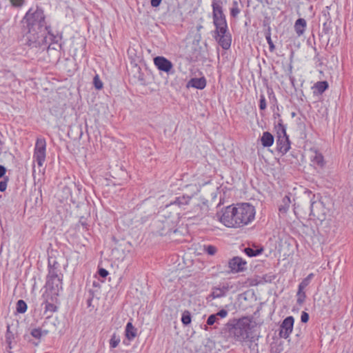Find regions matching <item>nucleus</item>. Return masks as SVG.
I'll return each mask as SVG.
<instances>
[{"instance_id": "obj_1", "label": "nucleus", "mask_w": 353, "mask_h": 353, "mask_svg": "<svg viewBox=\"0 0 353 353\" xmlns=\"http://www.w3.org/2000/svg\"><path fill=\"white\" fill-rule=\"evenodd\" d=\"M44 19L43 11L38 8H31L26 14L23 21L27 24L28 31L23 38L29 46L37 47L46 42Z\"/></svg>"}, {"instance_id": "obj_2", "label": "nucleus", "mask_w": 353, "mask_h": 353, "mask_svg": "<svg viewBox=\"0 0 353 353\" xmlns=\"http://www.w3.org/2000/svg\"><path fill=\"white\" fill-rule=\"evenodd\" d=\"M63 274L59 263L54 261L48 262V274L47 276L46 286L52 291L53 294H58L63 288Z\"/></svg>"}, {"instance_id": "obj_3", "label": "nucleus", "mask_w": 353, "mask_h": 353, "mask_svg": "<svg viewBox=\"0 0 353 353\" xmlns=\"http://www.w3.org/2000/svg\"><path fill=\"white\" fill-rule=\"evenodd\" d=\"M234 212L237 216V218L236 217L237 228L248 225L254 219L255 209L249 203H243L234 205Z\"/></svg>"}, {"instance_id": "obj_4", "label": "nucleus", "mask_w": 353, "mask_h": 353, "mask_svg": "<svg viewBox=\"0 0 353 353\" xmlns=\"http://www.w3.org/2000/svg\"><path fill=\"white\" fill-rule=\"evenodd\" d=\"M46 142L43 138L37 139L34 150L33 159L34 162L37 163L39 168L43 166L46 157ZM43 170L39 169V173H43Z\"/></svg>"}, {"instance_id": "obj_5", "label": "nucleus", "mask_w": 353, "mask_h": 353, "mask_svg": "<svg viewBox=\"0 0 353 353\" xmlns=\"http://www.w3.org/2000/svg\"><path fill=\"white\" fill-rule=\"evenodd\" d=\"M233 212H234V205H230L222 208L216 215L219 221L225 226L228 228H237L236 219L234 221V219H232Z\"/></svg>"}, {"instance_id": "obj_6", "label": "nucleus", "mask_w": 353, "mask_h": 353, "mask_svg": "<svg viewBox=\"0 0 353 353\" xmlns=\"http://www.w3.org/2000/svg\"><path fill=\"white\" fill-rule=\"evenodd\" d=\"M276 143L280 152L286 153L290 149V144L288 137L286 134L285 128L280 125L278 132Z\"/></svg>"}, {"instance_id": "obj_7", "label": "nucleus", "mask_w": 353, "mask_h": 353, "mask_svg": "<svg viewBox=\"0 0 353 353\" xmlns=\"http://www.w3.org/2000/svg\"><path fill=\"white\" fill-rule=\"evenodd\" d=\"M314 274L313 273L309 274L302 281L299 283L298 287V291L296 292V303L299 305H301L305 301L306 294L304 291L305 288L307 287L312 279L314 278Z\"/></svg>"}, {"instance_id": "obj_8", "label": "nucleus", "mask_w": 353, "mask_h": 353, "mask_svg": "<svg viewBox=\"0 0 353 353\" xmlns=\"http://www.w3.org/2000/svg\"><path fill=\"white\" fill-rule=\"evenodd\" d=\"M294 319L292 316L286 317L280 325L279 335L281 338L288 339L293 330Z\"/></svg>"}, {"instance_id": "obj_9", "label": "nucleus", "mask_w": 353, "mask_h": 353, "mask_svg": "<svg viewBox=\"0 0 353 353\" xmlns=\"http://www.w3.org/2000/svg\"><path fill=\"white\" fill-rule=\"evenodd\" d=\"M215 39L219 44L225 50L230 48L232 42L230 34L228 32V29H225L223 33L219 30H215Z\"/></svg>"}, {"instance_id": "obj_10", "label": "nucleus", "mask_w": 353, "mask_h": 353, "mask_svg": "<svg viewBox=\"0 0 353 353\" xmlns=\"http://www.w3.org/2000/svg\"><path fill=\"white\" fill-rule=\"evenodd\" d=\"M155 66L161 71L170 73L173 68L172 63L164 57H157L154 59Z\"/></svg>"}, {"instance_id": "obj_11", "label": "nucleus", "mask_w": 353, "mask_h": 353, "mask_svg": "<svg viewBox=\"0 0 353 353\" xmlns=\"http://www.w3.org/2000/svg\"><path fill=\"white\" fill-rule=\"evenodd\" d=\"M247 263L242 258L234 256L228 262L229 268L232 272H239L246 269Z\"/></svg>"}, {"instance_id": "obj_12", "label": "nucleus", "mask_w": 353, "mask_h": 353, "mask_svg": "<svg viewBox=\"0 0 353 353\" xmlns=\"http://www.w3.org/2000/svg\"><path fill=\"white\" fill-rule=\"evenodd\" d=\"M213 23L216 27V30H219L221 33H223L225 29H228L227 22L223 12L213 14Z\"/></svg>"}, {"instance_id": "obj_13", "label": "nucleus", "mask_w": 353, "mask_h": 353, "mask_svg": "<svg viewBox=\"0 0 353 353\" xmlns=\"http://www.w3.org/2000/svg\"><path fill=\"white\" fill-rule=\"evenodd\" d=\"M81 191L80 188L76 186L74 184H72L70 186H65L63 189V195L62 196L63 199H68L69 197L79 196L77 194V192H79Z\"/></svg>"}, {"instance_id": "obj_14", "label": "nucleus", "mask_w": 353, "mask_h": 353, "mask_svg": "<svg viewBox=\"0 0 353 353\" xmlns=\"http://www.w3.org/2000/svg\"><path fill=\"white\" fill-rule=\"evenodd\" d=\"M188 87L202 90L206 85V81L204 77L191 79L188 83Z\"/></svg>"}, {"instance_id": "obj_15", "label": "nucleus", "mask_w": 353, "mask_h": 353, "mask_svg": "<svg viewBox=\"0 0 353 353\" xmlns=\"http://www.w3.org/2000/svg\"><path fill=\"white\" fill-rule=\"evenodd\" d=\"M261 141L263 147H270L274 143V137L269 132H264L261 138Z\"/></svg>"}, {"instance_id": "obj_16", "label": "nucleus", "mask_w": 353, "mask_h": 353, "mask_svg": "<svg viewBox=\"0 0 353 353\" xmlns=\"http://www.w3.org/2000/svg\"><path fill=\"white\" fill-rule=\"evenodd\" d=\"M306 26V21L304 19H299L296 21L294 24V29L298 34V36H301L305 32V28Z\"/></svg>"}, {"instance_id": "obj_17", "label": "nucleus", "mask_w": 353, "mask_h": 353, "mask_svg": "<svg viewBox=\"0 0 353 353\" xmlns=\"http://www.w3.org/2000/svg\"><path fill=\"white\" fill-rule=\"evenodd\" d=\"M137 335V329L129 322L125 327V336L128 340H132Z\"/></svg>"}, {"instance_id": "obj_18", "label": "nucleus", "mask_w": 353, "mask_h": 353, "mask_svg": "<svg viewBox=\"0 0 353 353\" xmlns=\"http://www.w3.org/2000/svg\"><path fill=\"white\" fill-rule=\"evenodd\" d=\"M49 333V330L43 329V327L34 328L31 330L30 334L37 339H40L41 337L46 336Z\"/></svg>"}, {"instance_id": "obj_19", "label": "nucleus", "mask_w": 353, "mask_h": 353, "mask_svg": "<svg viewBox=\"0 0 353 353\" xmlns=\"http://www.w3.org/2000/svg\"><path fill=\"white\" fill-rule=\"evenodd\" d=\"M6 343L7 344V348L11 350L12 348V343L14 341V334L10 331V325L7 326V330L6 333Z\"/></svg>"}, {"instance_id": "obj_20", "label": "nucleus", "mask_w": 353, "mask_h": 353, "mask_svg": "<svg viewBox=\"0 0 353 353\" xmlns=\"http://www.w3.org/2000/svg\"><path fill=\"white\" fill-rule=\"evenodd\" d=\"M312 161L321 168L325 165L323 156L317 151H315L314 155L312 157Z\"/></svg>"}, {"instance_id": "obj_21", "label": "nucleus", "mask_w": 353, "mask_h": 353, "mask_svg": "<svg viewBox=\"0 0 353 353\" xmlns=\"http://www.w3.org/2000/svg\"><path fill=\"white\" fill-rule=\"evenodd\" d=\"M322 200H314L310 203L311 213L316 215L318 213V209L323 207Z\"/></svg>"}, {"instance_id": "obj_22", "label": "nucleus", "mask_w": 353, "mask_h": 353, "mask_svg": "<svg viewBox=\"0 0 353 353\" xmlns=\"http://www.w3.org/2000/svg\"><path fill=\"white\" fill-rule=\"evenodd\" d=\"M226 291V288H214L212 289L211 296L213 299L220 298L225 296Z\"/></svg>"}, {"instance_id": "obj_23", "label": "nucleus", "mask_w": 353, "mask_h": 353, "mask_svg": "<svg viewBox=\"0 0 353 353\" xmlns=\"http://www.w3.org/2000/svg\"><path fill=\"white\" fill-rule=\"evenodd\" d=\"M328 87V84L326 81H319L316 83L314 84L313 88L315 89V91L314 92H316V91L319 94L323 93Z\"/></svg>"}, {"instance_id": "obj_24", "label": "nucleus", "mask_w": 353, "mask_h": 353, "mask_svg": "<svg viewBox=\"0 0 353 353\" xmlns=\"http://www.w3.org/2000/svg\"><path fill=\"white\" fill-rule=\"evenodd\" d=\"M212 14H219L223 13V8L221 6V2L218 0H214L212 1Z\"/></svg>"}, {"instance_id": "obj_25", "label": "nucleus", "mask_w": 353, "mask_h": 353, "mask_svg": "<svg viewBox=\"0 0 353 353\" xmlns=\"http://www.w3.org/2000/svg\"><path fill=\"white\" fill-rule=\"evenodd\" d=\"M17 312L20 314H23L27 310V304L23 300H19L17 303Z\"/></svg>"}, {"instance_id": "obj_26", "label": "nucleus", "mask_w": 353, "mask_h": 353, "mask_svg": "<svg viewBox=\"0 0 353 353\" xmlns=\"http://www.w3.org/2000/svg\"><path fill=\"white\" fill-rule=\"evenodd\" d=\"M245 253L250 257L256 256L260 254L262 252V249L254 250L250 248H246L244 250Z\"/></svg>"}, {"instance_id": "obj_27", "label": "nucleus", "mask_w": 353, "mask_h": 353, "mask_svg": "<svg viewBox=\"0 0 353 353\" xmlns=\"http://www.w3.org/2000/svg\"><path fill=\"white\" fill-rule=\"evenodd\" d=\"M283 204L279 205V211L281 213H286L290 208L291 200H283Z\"/></svg>"}, {"instance_id": "obj_28", "label": "nucleus", "mask_w": 353, "mask_h": 353, "mask_svg": "<svg viewBox=\"0 0 353 353\" xmlns=\"http://www.w3.org/2000/svg\"><path fill=\"white\" fill-rule=\"evenodd\" d=\"M120 343V337L116 334H113L110 340V346L112 348H115Z\"/></svg>"}, {"instance_id": "obj_29", "label": "nucleus", "mask_w": 353, "mask_h": 353, "mask_svg": "<svg viewBox=\"0 0 353 353\" xmlns=\"http://www.w3.org/2000/svg\"><path fill=\"white\" fill-rule=\"evenodd\" d=\"M275 276L271 274H265L260 279L257 284H263L265 283H271L274 280Z\"/></svg>"}, {"instance_id": "obj_30", "label": "nucleus", "mask_w": 353, "mask_h": 353, "mask_svg": "<svg viewBox=\"0 0 353 353\" xmlns=\"http://www.w3.org/2000/svg\"><path fill=\"white\" fill-rule=\"evenodd\" d=\"M181 321L185 325H188L191 323V316L188 311H185L183 313Z\"/></svg>"}, {"instance_id": "obj_31", "label": "nucleus", "mask_w": 353, "mask_h": 353, "mask_svg": "<svg viewBox=\"0 0 353 353\" xmlns=\"http://www.w3.org/2000/svg\"><path fill=\"white\" fill-rule=\"evenodd\" d=\"M203 250L206 252L209 255L213 256L216 253L217 248L212 245H208L204 246Z\"/></svg>"}, {"instance_id": "obj_32", "label": "nucleus", "mask_w": 353, "mask_h": 353, "mask_svg": "<svg viewBox=\"0 0 353 353\" xmlns=\"http://www.w3.org/2000/svg\"><path fill=\"white\" fill-rule=\"evenodd\" d=\"M93 83L97 90H101L103 88V84L98 74H96L93 79Z\"/></svg>"}, {"instance_id": "obj_33", "label": "nucleus", "mask_w": 353, "mask_h": 353, "mask_svg": "<svg viewBox=\"0 0 353 353\" xmlns=\"http://www.w3.org/2000/svg\"><path fill=\"white\" fill-rule=\"evenodd\" d=\"M219 319L214 314H211L208 316L206 323L207 325H213L215 323H218Z\"/></svg>"}, {"instance_id": "obj_34", "label": "nucleus", "mask_w": 353, "mask_h": 353, "mask_svg": "<svg viewBox=\"0 0 353 353\" xmlns=\"http://www.w3.org/2000/svg\"><path fill=\"white\" fill-rule=\"evenodd\" d=\"M44 304L46 311H50L51 312L56 311L57 307L53 303H50L46 301H45Z\"/></svg>"}, {"instance_id": "obj_35", "label": "nucleus", "mask_w": 353, "mask_h": 353, "mask_svg": "<svg viewBox=\"0 0 353 353\" xmlns=\"http://www.w3.org/2000/svg\"><path fill=\"white\" fill-rule=\"evenodd\" d=\"M228 312L226 310L222 309V310H219L217 313H216L214 314L219 319V317H220V318H225L228 316Z\"/></svg>"}, {"instance_id": "obj_36", "label": "nucleus", "mask_w": 353, "mask_h": 353, "mask_svg": "<svg viewBox=\"0 0 353 353\" xmlns=\"http://www.w3.org/2000/svg\"><path fill=\"white\" fill-rule=\"evenodd\" d=\"M266 101H265V96L264 95H261L260 97V104H259V108L261 110H263L266 108Z\"/></svg>"}, {"instance_id": "obj_37", "label": "nucleus", "mask_w": 353, "mask_h": 353, "mask_svg": "<svg viewBox=\"0 0 353 353\" xmlns=\"http://www.w3.org/2000/svg\"><path fill=\"white\" fill-rule=\"evenodd\" d=\"M240 12H241V10L239 7L230 8V14L234 18L236 17L239 15V14L240 13Z\"/></svg>"}, {"instance_id": "obj_38", "label": "nucleus", "mask_w": 353, "mask_h": 353, "mask_svg": "<svg viewBox=\"0 0 353 353\" xmlns=\"http://www.w3.org/2000/svg\"><path fill=\"white\" fill-rule=\"evenodd\" d=\"M309 320V314L305 312H302L301 315V321L302 323H307Z\"/></svg>"}, {"instance_id": "obj_39", "label": "nucleus", "mask_w": 353, "mask_h": 353, "mask_svg": "<svg viewBox=\"0 0 353 353\" xmlns=\"http://www.w3.org/2000/svg\"><path fill=\"white\" fill-rule=\"evenodd\" d=\"M266 40L269 44L270 51H273L274 50V45L271 39L270 34L266 36Z\"/></svg>"}, {"instance_id": "obj_40", "label": "nucleus", "mask_w": 353, "mask_h": 353, "mask_svg": "<svg viewBox=\"0 0 353 353\" xmlns=\"http://www.w3.org/2000/svg\"><path fill=\"white\" fill-rule=\"evenodd\" d=\"M12 6L16 7L21 6L24 2V0H10Z\"/></svg>"}, {"instance_id": "obj_41", "label": "nucleus", "mask_w": 353, "mask_h": 353, "mask_svg": "<svg viewBox=\"0 0 353 353\" xmlns=\"http://www.w3.org/2000/svg\"><path fill=\"white\" fill-rule=\"evenodd\" d=\"M99 275L102 278H105L108 275V272L104 268H100L98 271Z\"/></svg>"}, {"instance_id": "obj_42", "label": "nucleus", "mask_w": 353, "mask_h": 353, "mask_svg": "<svg viewBox=\"0 0 353 353\" xmlns=\"http://www.w3.org/2000/svg\"><path fill=\"white\" fill-rule=\"evenodd\" d=\"M183 201L182 202L181 200H175L173 203H171L170 204L172 205V204H174V205H187L188 204V200H183Z\"/></svg>"}, {"instance_id": "obj_43", "label": "nucleus", "mask_w": 353, "mask_h": 353, "mask_svg": "<svg viewBox=\"0 0 353 353\" xmlns=\"http://www.w3.org/2000/svg\"><path fill=\"white\" fill-rule=\"evenodd\" d=\"M188 190L197 192L199 191V188L196 185H190L187 187Z\"/></svg>"}, {"instance_id": "obj_44", "label": "nucleus", "mask_w": 353, "mask_h": 353, "mask_svg": "<svg viewBox=\"0 0 353 353\" xmlns=\"http://www.w3.org/2000/svg\"><path fill=\"white\" fill-rule=\"evenodd\" d=\"M7 188V182L6 181H3L0 182V191L3 192L6 190Z\"/></svg>"}, {"instance_id": "obj_45", "label": "nucleus", "mask_w": 353, "mask_h": 353, "mask_svg": "<svg viewBox=\"0 0 353 353\" xmlns=\"http://www.w3.org/2000/svg\"><path fill=\"white\" fill-rule=\"evenodd\" d=\"M79 223L83 226V228L88 229V223L86 221L83 219V217H81L79 220Z\"/></svg>"}, {"instance_id": "obj_46", "label": "nucleus", "mask_w": 353, "mask_h": 353, "mask_svg": "<svg viewBox=\"0 0 353 353\" xmlns=\"http://www.w3.org/2000/svg\"><path fill=\"white\" fill-rule=\"evenodd\" d=\"M92 286L94 289H96V291H99V289L101 288V285L98 281H94L92 282Z\"/></svg>"}, {"instance_id": "obj_47", "label": "nucleus", "mask_w": 353, "mask_h": 353, "mask_svg": "<svg viewBox=\"0 0 353 353\" xmlns=\"http://www.w3.org/2000/svg\"><path fill=\"white\" fill-rule=\"evenodd\" d=\"M99 291H96V289H90L88 290V296L94 298L95 293H98Z\"/></svg>"}, {"instance_id": "obj_48", "label": "nucleus", "mask_w": 353, "mask_h": 353, "mask_svg": "<svg viewBox=\"0 0 353 353\" xmlns=\"http://www.w3.org/2000/svg\"><path fill=\"white\" fill-rule=\"evenodd\" d=\"M162 0H151V5L152 7H157L160 5Z\"/></svg>"}, {"instance_id": "obj_49", "label": "nucleus", "mask_w": 353, "mask_h": 353, "mask_svg": "<svg viewBox=\"0 0 353 353\" xmlns=\"http://www.w3.org/2000/svg\"><path fill=\"white\" fill-rule=\"evenodd\" d=\"M6 173V168L2 166V165H0V178H1Z\"/></svg>"}, {"instance_id": "obj_50", "label": "nucleus", "mask_w": 353, "mask_h": 353, "mask_svg": "<svg viewBox=\"0 0 353 353\" xmlns=\"http://www.w3.org/2000/svg\"><path fill=\"white\" fill-rule=\"evenodd\" d=\"M92 299H93V298L88 296V300H87V305L88 307H90L92 305Z\"/></svg>"}, {"instance_id": "obj_51", "label": "nucleus", "mask_w": 353, "mask_h": 353, "mask_svg": "<svg viewBox=\"0 0 353 353\" xmlns=\"http://www.w3.org/2000/svg\"><path fill=\"white\" fill-rule=\"evenodd\" d=\"M238 7H239V2L237 1H234L232 2V8H238Z\"/></svg>"}, {"instance_id": "obj_52", "label": "nucleus", "mask_w": 353, "mask_h": 353, "mask_svg": "<svg viewBox=\"0 0 353 353\" xmlns=\"http://www.w3.org/2000/svg\"><path fill=\"white\" fill-rule=\"evenodd\" d=\"M236 212H233V214H232V219H234V221L236 220V217L237 218V216H236Z\"/></svg>"}, {"instance_id": "obj_53", "label": "nucleus", "mask_w": 353, "mask_h": 353, "mask_svg": "<svg viewBox=\"0 0 353 353\" xmlns=\"http://www.w3.org/2000/svg\"><path fill=\"white\" fill-rule=\"evenodd\" d=\"M35 174H36V169H35V167L34 166L33 170H32V175H33L34 178H35Z\"/></svg>"}, {"instance_id": "obj_54", "label": "nucleus", "mask_w": 353, "mask_h": 353, "mask_svg": "<svg viewBox=\"0 0 353 353\" xmlns=\"http://www.w3.org/2000/svg\"><path fill=\"white\" fill-rule=\"evenodd\" d=\"M192 196H193V195H188V194H186L185 196H183V199H190Z\"/></svg>"}, {"instance_id": "obj_55", "label": "nucleus", "mask_w": 353, "mask_h": 353, "mask_svg": "<svg viewBox=\"0 0 353 353\" xmlns=\"http://www.w3.org/2000/svg\"><path fill=\"white\" fill-rule=\"evenodd\" d=\"M51 49H55L54 47H51V45L48 46V51H50Z\"/></svg>"}, {"instance_id": "obj_56", "label": "nucleus", "mask_w": 353, "mask_h": 353, "mask_svg": "<svg viewBox=\"0 0 353 353\" xmlns=\"http://www.w3.org/2000/svg\"><path fill=\"white\" fill-rule=\"evenodd\" d=\"M47 323H48V322H47V321H44V323H43V325H42V327H44V326H45V325H46V324H47Z\"/></svg>"}]
</instances>
